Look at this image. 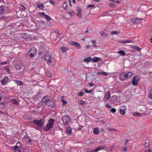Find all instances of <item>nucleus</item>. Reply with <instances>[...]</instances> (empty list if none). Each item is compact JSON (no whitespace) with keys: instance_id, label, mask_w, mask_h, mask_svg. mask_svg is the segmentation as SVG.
<instances>
[{"instance_id":"f257e3e1","label":"nucleus","mask_w":152,"mask_h":152,"mask_svg":"<svg viewBox=\"0 0 152 152\" xmlns=\"http://www.w3.org/2000/svg\"><path fill=\"white\" fill-rule=\"evenodd\" d=\"M55 120L53 118H50L48 120V123L43 127L44 130L48 131L51 129L54 126Z\"/></svg>"},{"instance_id":"f03ea898","label":"nucleus","mask_w":152,"mask_h":152,"mask_svg":"<svg viewBox=\"0 0 152 152\" xmlns=\"http://www.w3.org/2000/svg\"><path fill=\"white\" fill-rule=\"evenodd\" d=\"M45 121V120L43 118L39 120L34 119L32 121L31 123L36 126L41 128L43 126Z\"/></svg>"},{"instance_id":"7ed1b4c3","label":"nucleus","mask_w":152,"mask_h":152,"mask_svg":"<svg viewBox=\"0 0 152 152\" xmlns=\"http://www.w3.org/2000/svg\"><path fill=\"white\" fill-rule=\"evenodd\" d=\"M61 120L64 124L67 125L68 122L70 121V118L69 116H63L61 118Z\"/></svg>"},{"instance_id":"20e7f679","label":"nucleus","mask_w":152,"mask_h":152,"mask_svg":"<svg viewBox=\"0 0 152 152\" xmlns=\"http://www.w3.org/2000/svg\"><path fill=\"white\" fill-rule=\"evenodd\" d=\"M46 105L48 107L53 108L55 106V102L53 100H48V102L46 104Z\"/></svg>"},{"instance_id":"39448f33","label":"nucleus","mask_w":152,"mask_h":152,"mask_svg":"<svg viewBox=\"0 0 152 152\" xmlns=\"http://www.w3.org/2000/svg\"><path fill=\"white\" fill-rule=\"evenodd\" d=\"M106 147V145H104L102 146H99L94 150H92L91 152H97L99 151L103 150Z\"/></svg>"},{"instance_id":"423d86ee","label":"nucleus","mask_w":152,"mask_h":152,"mask_svg":"<svg viewBox=\"0 0 152 152\" xmlns=\"http://www.w3.org/2000/svg\"><path fill=\"white\" fill-rule=\"evenodd\" d=\"M139 80V77L137 76H134L133 79L132 83L134 86H136L138 84V82Z\"/></svg>"},{"instance_id":"0eeeda50","label":"nucleus","mask_w":152,"mask_h":152,"mask_svg":"<svg viewBox=\"0 0 152 152\" xmlns=\"http://www.w3.org/2000/svg\"><path fill=\"white\" fill-rule=\"evenodd\" d=\"M44 59L45 61L47 62V63L48 65L51 63V59H52V58H51L50 55H46L44 57Z\"/></svg>"},{"instance_id":"6e6552de","label":"nucleus","mask_w":152,"mask_h":152,"mask_svg":"<svg viewBox=\"0 0 152 152\" xmlns=\"http://www.w3.org/2000/svg\"><path fill=\"white\" fill-rule=\"evenodd\" d=\"M69 44L72 45H75L77 49H80L81 48L80 45L77 42L71 41L69 42Z\"/></svg>"},{"instance_id":"1a4fd4ad","label":"nucleus","mask_w":152,"mask_h":152,"mask_svg":"<svg viewBox=\"0 0 152 152\" xmlns=\"http://www.w3.org/2000/svg\"><path fill=\"white\" fill-rule=\"evenodd\" d=\"M126 108L125 106H122L119 110L120 114L122 115H124L125 114V111Z\"/></svg>"},{"instance_id":"9d476101","label":"nucleus","mask_w":152,"mask_h":152,"mask_svg":"<svg viewBox=\"0 0 152 152\" xmlns=\"http://www.w3.org/2000/svg\"><path fill=\"white\" fill-rule=\"evenodd\" d=\"M9 78L7 77H4V79L1 80V82L3 85H5L7 83Z\"/></svg>"},{"instance_id":"9b49d317","label":"nucleus","mask_w":152,"mask_h":152,"mask_svg":"<svg viewBox=\"0 0 152 152\" xmlns=\"http://www.w3.org/2000/svg\"><path fill=\"white\" fill-rule=\"evenodd\" d=\"M37 5L38 8L41 10H42L44 8V5L39 1L37 2Z\"/></svg>"},{"instance_id":"f8f14e48","label":"nucleus","mask_w":152,"mask_h":152,"mask_svg":"<svg viewBox=\"0 0 152 152\" xmlns=\"http://www.w3.org/2000/svg\"><path fill=\"white\" fill-rule=\"evenodd\" d=\"M37 52V49L35 48H31L30 50L28 51L27 53L28 54L30 53H33L34 54H35Z\"/></svg>"},{"instance_id":"ddd939ff","label":"nucleus","mask_w":152,"mask_h":152,"mask_svg":"<svg viewBox=\"0 0 152 152\" xmlns=\"http://www.w3.org/2000/svg\"><path fill=\"white\" fill-rule=\"evenodd\" d=\"M126 75L124 73H123L121 74L120 75L119 78L121 81H123L124 80L126 79Z\"/></svg>"},{"instance_id":"4468645a","label":"nucleus","mask_w":152,"mask_h":152,"mask_svg":"<svg viewBox=\"0 0 152 152\" xmlns=\"http://www.w3.org/2000/svg\"><path fill=\"white\" fill-rule=\"evenodd\" d=\"M48 100H50V99H48V97L47 96H44L42 99V101L45 103L46 104L47 103V102H48Z\"/></svg>"},{"instance_id":"2eb2a0df","label":"nucleus","mask_w":152,"mask_h":152,"mask_svg":"<svg viewBox=\"0 0 152 152\" xmlns=\"http://www.w3.org/2000/svg\"><path fill=\"white\" fill-rule=\"evenodd\" d=\"M132 42V41L130 40H128L126 41L121 40L120 42V43L122 44H124Z\"/></svg>"},{"instance_id":"dca6fc26","label":"nucleus","mask_w":152,"mask_h":152,"mask_svg":"<svg viewBox=\"0 0 152 152\" xmlns=\"http://www.w3.org/2000/svg\"><path fill=\"white\" fill-rule=\"evenodd\" d=\"M126 77V79H128L131 77L132 75V74L131 72H128L127 73L125 74Z\"/></svg>"},{"instance_id":"f3484780","label":"nucleus","mask_w":152,"mask_h":152,"mask_svg":"<svg viewBox=\"0 0 152 152\" xmlns=\"http://www.w3.org/2000/svg\"><path fill=\"white\" fill-rule=\"evenodd\" d=\"M99 59H100L101 58L96 57H94L92 58V60L93 62H96L99 61Z\"/></svg>"},{"instance_id":"a211bd4d","label":"nucleus","mask_w":152,"mask_h":152,"mask_svg":"<svg viewBox=\"0 0 152 152\" xmlns=\"http://www.w3.org/2000/svg\"><path fill=\"white\" fill-rule=\"evenodd\" d=\"M93 133L95 134H98L99 133V130L97 128H94L93 131Z\"/></svg>"},{"instance_id":"6ab92c4d","label":"nucleus","mask_w":152,"mask_h":152,"mask_svg":"<svg viewBox=\"0 0 152 152\" xmlns=\"http://www.w3.org/2000/svg\"><path fill=\"white\" fill-rule=\"evenodd\" d=\"M19 7L20 10H24L26 8L25 6L22 4H19Z\"/></svg>"},{"instance_id":"aec40b11","label":"nucleus","mask_w":152,"mask_h":152,"mask_svg":"<svg viewBox=\"0 0 152 152\" xmlns=\"http://www.w3.org/2000/svg\"><path fill=\"white\" fill-rule=\"evenodd\" d=\"M66 132L68 134H70L72 133V129L70 127H67L66 128Z\"/></svg>"},{"instance_id":"412c9836","label":"nucleus","mask_w":152,"mask_h":152,"mask_svg":"<svg viewBox=\"0 0 152 152\" xmlns=\"http://www.w3.org/2000/svg\"><path fill=\"white\" fill-rule=\"evenodd\" d=\"M92 58L90 57H88L83 59V61L84 62H89L91 61Z\"/></svg>"},{"instance_id":"4be33fe9","label":"nucleus","mask_w":152,"mask_h":152,"mask_svg":"<svg viewBox=\"0 0 152 152\" xmlns=\"http://www.w3.org/2000/svg\"><path fill=\"white\" fill-rule=\"evenodd\" d=\"M12 103L14 104H18L19 103L18 101L15 99H12Z\"/></svg>"},{"instance_id":"5701e85b","label":"nucleus","mask_w":152,"mask_h":152,"mask_svg":"<svg viewBox=\"0 0 152 152\" xmlns=\"http://www.w3.org/2000/svg\"><path fill=\"white\" fill-rule=\"evenodd\" d=\"M61 50L63 52H64L68 50V49L66 47H63L60 48Z\"/></svg>"},{"instance_id":"b1692460","label":"nucleus","mask_w":152,"mask_h":152,"mask_svg":"<svg viewBox=\"0 0 152 152\" xmlns=\"http://www.w3.org/2000/svg\"><path fill=\"white\" fill-rule=\"evenodd\" d=\"M118 53L123 56H124L126 54L125 51L124 50H120L118 52Z\"/></svg>"},{"instance_id":"393cba45","label":"nucleus","mask_w":152,"mask_h":152,"mask_svg":"<svg viewBox=\"0 0 152 152\" xmlns=\"http://www.w3.org/2000/svg\"><path fill=\"white\" fill-rule=\"evenodd\" d=\"M45 75L48 77H49L51 76V73L49 71L46 72Z\"/></svg>"},{"instance_id":"a878e982","label":"nucleus","mask_w":152,"mask_h":152,"mask_svg":"<svg viewBox=\"0 0 152 152\" xmlns=\"http://www.w3.org/2000/svg\"><path fill=\"white\" fill-rule=\"evenodd\" d=\"M136 22H137V23H140V22L142 21L143 19L140 18H135Z\"/></svg>"},{"instance_id":"bb28decb","label":"nucleus","mask_w":152,"mask_h":152,"mask_svg":"<svg viewBox=\"0 0 152 152\" xmlns=\"http://www.w3.org/2000/svg\"><path fill=\"white\" fill-rule=\"evenodd\" d=\"M15 68L17 70H21V66L18 64H16L15 65Z\"/></svg>"},{"instance_id":"cd10ccee","label":"nucleus","mask_w":152,"mask_h":152,"mask_svg":"<svg viewBox=\"0 0 152 152\" xmlns=\"http://www.w3.org/2000/svg\"><path fill=\"white\" fill-rule=\"evenodd\" d=\"M100 33L102 37H106L108 35L107 34L105 33L103 31L100 32Z\"/></svg>"},{"instance_id":"c85d7f7f","label":"nucleus","mask_w":152,"mask_h":152,"mask_svg":"<svg viewBox=\"0 0 152 152\" xmlns=\"http://www.w3.org/2000/svg\"><path fill=\"white\" fill-rule=\"evenodd\" d=\"M75 125H76L77 126H78L79 127L77 128L78 130H80L81 129V128L83 127V126H80V125L79 124L77 123H76Z\"/></svg>"},{"instance_id":"c756f323","label":"nucleus","mask_w":152,"mask_h":152,"mask_svg":"<svg viewBox=\"0 0 152 152\" xmlns=\"http://www.w3.org/2000/svg\"><path fill=\"white\" fill-rule=\"evenodd\" d=\"M92 42L93 45V47L95 48H96L97 45L96 44V41L93 40L92 41Z\"/></svg>"},{"instance_id":"7c9ffc66","label":"nucleus","mask_w":152,"mask_h":152,"mask_svg":"<svg viewBox=\"0 0 152 152\" xmlns=\"http://www.w3.org/2000/svg\"><path fill=\"white\" fill-rule=\"evenodd\" d=\"M123 152H126L127 151V148L126 146H124L123 147L122 149Z\"/></svg>"},{"instance_id":"2f4dec72","label":"nucleus","mask_w":152,"mask_h":152,"mask_svg":"<svg viewBox=\"0 0 152 152\" xmlns=\"http://www.w3.org/2000/svg\"><path fill=\"white\" fill-rule=\"evenodd\" d=\"M148 97L150 99H152V90L150 92V93L148 95Z\"/></svg>"},{"instance_id":"473e14b6","label":"nucleus","mask_w":152,"mask_h":152,"mask_svg":"<svg viewBox=\"0 0 152 152\" xmlns=\"http://www.w3.org/2000/svg\"><path fill=\"white\" fill-rule=\"evenodd\" d=\"M15 81L16 82L17 84L18 85H20L23 84L22 82L21 81L18 80H15Z\"/></svg>"},{"instance_id":"72a5a7b5","label":"nucleus","mask_w":152,"mask_h":152,"mask_svg":"<svg viewBox=\"0 0 152 152\" xmlns=\"http://www.w3.org/2000/svg\"><path fill=\"white\" fill-rule=\"evenodd\" d=\"M45 17V18L48 21H50L51 20V18L50 17L47 15H46Z\"/></svg>"},{"instance_id":"f704fd0d","label":"nucleus","mask_w":152,"mask_h":152,"mask_svg":"<svg viewBox=\"0 0 152 152\" xmlns=\"http://www.w3.org/2000/svg\"><path fill=\"white\" fill-rule=\"evenodd\" d=\"M63 7L65 9H66V10L67 9V3L65 2L63 5Z\"/></svg>"},{"instance_id":"c9c22d12","label":"nucleus","mask_w":152,"mask_h":152,"mask_svg":"<svg viewBox=\"0 0 152 152\" xmlns=\"http://www.w3.org/2000/svg\"><path fill=\"white\" fill-rule=\"evenodd\" d=\"M39 15H40L42 16H44L45 17V16L46 15V14L43 12H40L39 13Z\"/></svg>"},{"instance_id":"e433bc0d","label":"nucleus","mask_w":152,"mask_h":152,"mask_svg":"<svg viewBox=\"0 0 152 152\" xmlns=\"http://www.w3.org/2000/svg\"><path fill=\"white\" fill-rule=\"evenodd\" d=\"M4 12L3 8L2 7H0V14H2Z\"/></svg>"},{"instance_id":"4c0bfd02","label":"nucleus","mask_w":152,"mask_h":152,"mask_svg":"<svg viewBox=\"0 0 152 152\" xmlns=\"http://www.w3.org/2000/svg\"><path fill=\"white\" fill-rule=\"evenodd\" d=\"M134 115L135 116L140 117L141 116V114L138 113H134Z\"/></svg>"},{"instance_id":"58836bf2","label":"nucleus","mask_w":152,"mask_h":152,"mask_svg":"<svg viewBox=\"0 0 152 152\" xmlns=\"http://www.w3.org/2000/svg\"><path fill=\"white\" fill-rule=\"evenodd\" d=\"M111 33L114 34H118L119 33V32L117 31H112L111 32Z\"/></svg>"},{"instance_id":"ea45409f","label":"nucleus","mask_w":152,"mask_h":152,"mask_svg":"<svg viewBox=\"0 0 152 152\" xmlns=\"http://www.w3.org/2000/svg\"><path fill=\"white\" fill-rule=\"evenodd\" d=\"M84 92L83 91H81L79 92V93L77 94V95L79 96H82L84 95Z\"/></svg>"},{"instance_id":"a19ab883","label":"nucleus","mask_w":152,"mask_h":152,"mask_svg":"<svg viewBox=\"0 0 152 152\" xmlns=\"http://www.w3.org/2000/svg\"><path fill=\"white\" fill-rule=\"evenodd\" d=\"M131 22L134 23H137V22H136L135 18L132 19L131 20Z\"/></svg>"},{"instance_id":"79ce46f5","label":"nucleus","mask_w":152,"mask_h":152,"mask_svg":"<svg viewBox=\"0 0 152 152\" xmlns=\"http://www.w3.org/2000/svg\"><path fill=\"white\" fill-rule=\"evenodd\" d=\"M84 90L85 92L87 93H90L92 92V91L91 90H88L86 89H84Z\"/></svg>"},{"instance_id":"37998d69","label":"nucleus","mask_w":152,"mask_h":152,"mask_svg":"<svg viewBox=\"0 0 152 152\" xmlns=\"http://www.w3.org/2000/svg\"><path fill=\"white\" fill-rule=\"evenodd\" d=\"M107 97L106 99L108 100L110 97V92H108L107 93Z\"/></svg>"},{"instance_id":"c03bdc74","label":"nucleus","mask_w":152,"mask_h":152,"mask_svg":"<svg viewBox=\"0 0 152 152\" xmlns=\"http://www.w3.org/2000/svg\"><path fill=\"white\" fill-rule=\"evenodd\" d=\"M116 111V110L115 108H112L110 110V112L112 113H115Z\"/></svg>"},{"instance_id":"a18cd8bd","label":"nucleus","mask_w":152,"mask_h":152,"mask_svg":"<svg viewBox=\"0 0 152 152\" xmlns=\"http://www.w3.org/2000/svg\"><path fill=\"white\" fill-rule=\"evenodd\" d=\"M77 15L79 18H81L82 17V15L81 14V12H77Z\"/></svg>"},{"instance_id":"49530a36","label":"nucleus","mask_w":152,"mask_h":152,"mask_svg":"<svg viewBox=\"0 0 152 152\" xmlns=\"http://www.w3.org/2000/svg\"><path fill=\"white\" fill-rule=\"evenodd\" d=\"M110 6L111 7L114 8L116 7V5L114 4L111 3L110 4Z\"/></svg>"},{"instance_id":"de8ad7c7","label":"nucleus","mask_w":152,"mask_h":152,"mask_svg":"<svg viewBox=\"0 0 152 152\" xmlns=\"http://www.w3.org/2000/svg\"><path fill=\"white\" fill-rule=\"evenodd\" d=\"M88 85H89V86L90 87H92V86H95L94 84L92 82L88 83Z\"/></svg>"},{"instance_id":"09e8293b","label":"nucleus","mask_w":152,"mask_h":152,"mask_svg":"<svg viewBox=\"0 0 152 152\" xmlns=\"http://www.w3.org/2000/svg\"><path fill=\"white\" fill-rule=\"evenodd\" d=\"M84 151L85 152H91L92 150H90L89 148H87L85 149Z\"/></svg>"},{"instance_id":"8fccbe9b","label":"nucleus","mask_w":152,"mask_h":152,"mask_svg":"<svg viewBox=\"0 0 152 152\" xmlns=\"http://www.w3.org/2000/svg\"><path fill=\"white\" fill-rule=\"evenodd\" d=\"M108 130L111 131H116L117 130L114 129L112 128H109L108 129Z\"/></svg>"},{"instance_id":"3c124183","label":"nucleus","mask_w":152,"mask_h":152,"mask_svg":"<svg viewBox=\"0 0 152 152\" xmlns=\"http://www.w3.org/2000/svg\"><path fill=\"white\" fill-rule=\"evenodd\" d=\"M144 145H145V147L146 148H147L148 147L149 145V142H146L145 143Z\"/></svg>"},{"instance_id":"603ef678","label":"nucleus","mask_w":152,"mask_h":152,"mask_svg":"<svg viewBox=\"0 0 152 152\" xmlns=\"http://www.w3.org/2000/svg\"><path fill=\"white\" fill-rule=\"evenodd\" d=\"M114 148V146L113 145L111 146L109 148V150L111 152L112 151L113 149Z\"/></svg>"},{"instance_id":"864d4df0","label":"nucleus","mask_w":152,"mask_h":152,"mask_svg":"<svg viewBox=\"0 0 152 152\" xmlns=\"http://www.w3.org/2000/svg\"><path fill=\"white\" fill-rule=\"evenodd\" d=\"M85 103V102L83 100H81L80 101L79 104H83Z\"/></svg>"},{"instance_id":"5fc2aeb1","label":"nucleus","mask_w":152,"mask_h":152,"mask_svg":"<svg viewBox=\"0 0 152 152\" xmlns=\"http://www.w3.org/2000/svg\"><path fill=\"white\" fill-rule=\"evenodd\" d=\"M61 101L62 102H63V105H65L67 103L63 99H62Z\"/></svg>"},{"instance_id":"6e6d98bb","label":"nucleus","mask_w":152,"mask_h":152,"mask_svg":"<svg viewBox=\"0 0 152 152\" xmlns=\"http://www.w3.org/2000/svg\"><path fill=\"white\" fill-rule=\"evenodd\" d=\"M134 48L136 50L138 51H140L141 50V49L138 46H136Z\"/></svg>"},{"instance_id":"4d7b16f0","label":"nucleus","mask_w":152,"mask_h":152,"mask_svg":"<svg viewBox=\"0 0 152 152\" xmlns=\"http://www.w3.org/2000/svg\"><path fill=\"white\" fill-rule=\"evenodd\" d=\"M49 2L52 5H54L55 4V2L53 1L50 0Z\"/></svg>"},{"instance_id":"13d9d810","label":"nucleus","mask_w":152,"mask_h":152,"mask_svg":"<svg viewBox=\"0 0 152 152\" xmlns=\"http://www.w3.org/2000/svg\"><path fill=\"white\" fill-rule=\"evenodd\" d=\"M102 75H103L105 76H107V75L108 74L107 72H102Z\"/></svg>"},{"instance_id":"bf43d9fd","label":"nucleus","mask_w":152,"mask_h":152,"mask_svg":"<svg viewBox=\"0 0 152 152\" xmlns=\"http://www.w3.org/2000/svg\"><path fill=\"white\" fill-rule=\"evenodd\" d=\"M34 54L33 53H31L29 55V56L31 58L33 57L34 56Z\"/></svg>"},{"instance_id":"052dcab7","label":"nucleus","mask_w":152,"mask_h":152,"mask_svg":"<svg viewBox=\"0 0 152 152\" xmlns=\"http://www.w3.org/2000/svg\"><path fill=\"white\" fill-rule=\"evenodd\" d=\"M78 12H81V10L80 8L78 7L77 9Z\"/></svg>"},{"instance_id":"680f3d73","label":"nucleus","mask_w":152,"mask_h":152,"mask_svg":"<svg viewBox=\"0 0 152 152\" xmlns=\"http://www.w3.org/2000/svg\"><path fill=\"white\" fill-rule=\"evenodd\" d=\"M107 108H110L111 107V106H110L109 104H107L105 106Z\"/></svg>"},{"instance_id":"e2e57ef3","label":"nucleus","mask_w":152,"mask_h":152,"mask_svg":"<svg viewBox=\"0 0 152 152\" xmlns=\"http://www.w3.org/2000/svg\"><path fill=\"white\" fill-rule=\"evenodd\" d=\"M7 61L3 62L1 63V65H4L7 64Z\"/></svg>"},{"instance_id":"0e129e2a","label":"nucleus","mask_w":152,"mask_h":152,"mask_svg":"<svg viewBox=\"0 0 152 152\" xmlns=\"http://www.w3.org/2000/svg\"><path fill=\"white\" fill-rule=\"evenodd\" d=\"M94 5L93 4H89L88 5V7H94Z\"/></svg>"},{"instance_id":"69168bd1","label":"nucleus","mask_w":152,"mask_h":152,"mask_svg":"<svg viewBox=\"0 0 152 152\" xmlns=\"http://www.w3.org/2000/svg\"><path fill=\"white\" fill-rule=\"evenodd\" d=\"M151 151L150 149H149L147 151H146L145 152H151Z\"/></svg>"},{"instance_id":"338daca9","label":"nucleus","mask_w":152,"mask_h":152,"mask_svg":"<svg viewBox=\"0 0 152 152\" xmlns=\"http://www.w3.org/2000/svg\"><path fill=\"white\" fill-rule=\"evenodd\" d=\"M97 74L98 75H99L100 74H102V72H97Z\"/></svg>"},{"instance_id":"774afa93","label":"nucleus","mask_w":152,"mask_h":152,"mask_svg":"<svg viewBox=\"0 0 152 152\" xmlns=\"http://www.w3.org/2000/svg\"><path fill=\"white\" fill-rule=\"evenodd\" d=\"M74 12L72 10L70 12H69V14H74Z\"/></svg>"}]
</instances>
